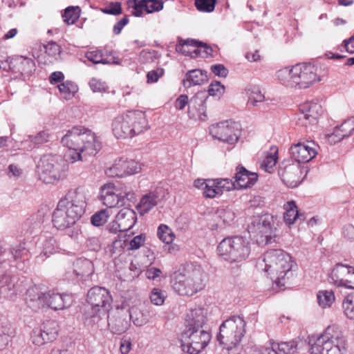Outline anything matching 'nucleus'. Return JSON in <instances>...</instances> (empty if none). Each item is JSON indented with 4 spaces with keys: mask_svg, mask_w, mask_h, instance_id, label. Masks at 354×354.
<instances>
[{
    "mask_svg": "<svg viewBox=\"0 0 354 354\" xmlns=\"http://www.w3.org/2000/svg\"><path fill=\"white\" fill-rule=\"evenodd\" d=\"M66 149L64 160L56 155L43 156L38 165L39 179L45 183H53L67 176V162L74 163L93 156L101 149V143L91 130L82 126H75L66 131L61 139Z\"/></svg>",
    "mask_w": 354,
    "mask_h": 354,
    "instance_id": "obj_1",
    "label": "nucleus"
},
{
    "mask_svg": "<svg viewBox=\"0 0 354 354\" xmlns=\"http://www.w3.org/2000/svg\"><path fill=\"white\" fill-rule=\"evenodd\" d=\"M294 265L292 257L287 252L274 249L267 251L263 259L258 260L257 268L266 273L278 286H283L286 278L289 279L292 276Z\"/></svg>",
    "mask_w": 354,
    "mask_h": 354,
    "instance_id": "obj_2",
    "label": "nucleus"
},
{
    "mask_svg": "<svg viewBox=\"0 0 354 354\" xmlns=\"http://www.w3.org/2000/svg\"><path fill=\"white\" fill-rule=\"evenodd\" d=\"M112 301L109 291L105 288L95 286L91 288L87 293L88 306L84 313V324L91 328H99L111 307Z\"/></svg>",
    "mask_w": 354,
    "mask_h": 354,
    "instance_id": "obj_3",
    "label": "nucleus"
},
{
    "mask_svg": "<svg viewBox=\"0 0 354 354\" xmlns=\"http://www.w3.org/2000/svg\"><path fill=\"white\" fill-rule=\"evenodd\" d=\"M317 71V67L314 64H299L278 70L276 77L287 87L307 88L321 80Z\"/></svg>",
    "mask_w": 354,
    "mask_h": 354,
    "instance_id": "obj_4",
    "label": "nucleus"
},
{
    "mask_svg": "<svg viewBox=\"0 0 354 354\" xmlns=\"http://www.w3.org/2000/svg\"><path fill=\"white\" fill-rule=\"evenodd\" d=\"M73 301L72 296L68 294H60L55 290L42 291L39 286L29 288L26 292V303L34 311L48 306L55 310H62L70 306Z\"/></svg>",
    "mask_w": 354,
    "mask_h": 354,
    "instance_id": "obj_5",
    "label": "nucleus"
},
{
    "mask_svg": "<svg viewBox=\"0 0 354 354\" xmlns=\"http://www.w3.org/2000/svg\"><path fill=\"white\" fill-rule=\"evenodd\" d=\"M309 354H344L346 351V338L335 326H329L317 338L309 341Z\"/></svg>",
    "mask_w": 354,
    "mask_h": 354,
    "instance_id": "obj_6",
    "label": "nucleus"
},
{
    "mask_svg": "<svg viewBox=\"0 0 354 354\" xmlns=\"http://www.w3.org/2000/svg\"><path fill=\"white\" fill-rule=\"evenodd\" d=\"M148 128L145 113L138 110L119 115L112 122V131L117 138H133Z\"/></svg>",
    "mask_w": 354,
    "mask_h": 354,
    "instance_id": "obj_7",
    "label": "nucleus"
},
{
    "mask_svg": "<svg viewBox=\"0 0 354 354\" xmlns=\"http://www.w3.org/2000/svg\"><path fill=\"white\" fill-rule=\"evenodd\" d=\"M217 252L225 261L240 263L245 261L251 252V244L245 237L232 236L223 239L217 246Z\"/></svg>",
    "mask_w": 354,
    "mask_h": 354,
    "instance_id": "obj_8",
    "label": "nucleus"
},
{
    "mask_svg": "<svg viewBox=\"0 0 354 354\" xmlns=\"http://www.w3.org/2000/svg\"><path fill=\"white\" fill-rule=\"evenodd\" d=\"M246 323L243 316L233 315L225 320L219 327L217 341L223 348L231 350L241 343L245 333Z\"/></svg>",
    "mask_w": 354,
    "mask_h": 354,
    "instance_id": "obj_9",
    "label": "nucleus"
},
{
    "mask_svg": "<svg viewBox=\"0 0 354 354\" xmlns=\"http://www.w3.org/2000/svg\"><path fill=\"white\" fill-rule=\"evenodd\" d=\"M210 333L205 329H185L181 334V347L189 354H198L209 344Z\"/></svg>",
    "mask_w": 354,
    "mask_h": 354,
    "instance_id": "obj_10",
    "label": "nucleus"
},
{
    "mask_svg": "<svg viewBox=\"0 0 354 354\" xmlns=\"http://www.w3.org/2000/svg\"><path fill=\"white\" fill-rule=\"evenodd\" d=\"M102 200L104 205L109 208L120 207L124 205V200L133 202L136 200L134 192L124 187L117 189L113 184H106L102 187Z\"/></svg>",
    "mask_w": 354,
    "mask_h": 354,
    "instance_id": "obj_11",
    "label": "nucleus"
},
{
    "mask_svg": "<svg viewBox=\"0 0 354 354\" xmlns=\"http://www.w3.org/2000/svg\"><path fill=\"white\" fill-rule=\"evenodd\" d=\"M272 223V217L268 214L254 217L251 225L248 226V232L259 243H270L274 236Z\"/></svg>",
    "mask_w": 354,
    "mask_h": 354,
    "instance_id": "obj_12",
    "label": "nucleus"
},
{
    "mask_svg": "<svg viewBox=\"0 0 354 354\" xmlns=\"http://www.w3.org/2000/svg\"><path fill=\"white\" fill-rule=\"evenodd\" d=\"M209 129L214 138L229 145L235 144L241 135L240 124L231 120L212 124Z\"/></svg>",
    "mask_w": 354,
    "mask_h": 354,
    "instance_id": "obj_13",
    "label": "nucleus"
},
{
    "mask_svg": "<svg viewBox=\"0 0 354 354\" xmlns=\"http://www.w3.org/2000/svg\"><path fill=\"white\" fill-rule=\"evenodd\" d=\"M59 326L54 320H48L44 322L39 328L32 330L30 339L33 344L41 346L46 343L53 342L57 337Z\"/></svg>",
    "mask_w": 354,
    "mask_h": 354,
    "instance_id": "obj_14",
    "label": "nucleus"
},
{
    "mask_svg": "<svg viewBox=\"0 0 354 354\" xmlns=\"http://www.w3.org/2000/svg\"><path fill=\"white\" fill-rule=\"evenodd\" d=\"M319 147L313 140H305L292 145L290 153L296 163H306L312 160L318 153Z\"/></svg>",
    "mask_w": 354,
    "mask_h": 354,
    "instance_id": "obj_15",
    "label": "nucleus"
},
{
    "mask_svg": "<svg viewBox=\"0 0 354 354\" xmlns=\"http://www.w3.org/2000/svg\"><path fill=\"white\" fill-rule=\"evenodd\" d=\"M80 218L77 213L59 201L53 213L52 222L55 228L63 230L73 226Z\"/></svg>",
    "mask_w": 354,
    "mask_h": 354,
    "instance_id": "obj_16",
    "label": "nucleus"
},
{
    "mask_svg": "<svg viewBox=\"0 0 354 354\" xmlns=\"http://www.w3.org/2000/svg\"><path fill=\"white\" fill-rule=\"evenodd\" d=\"M59 201L82 217L87 205L86 193L83 187L71 189Z\"/></svg>",
    "mask_w": 354,
    "mask_h": 354,
    "instance_id": "obj_17",
    "label": "nucleus"
},
{
    "mask_svg": "<svg viewBox=\"0 0 354 354\" xmlns=\"http://www.w3.org/2000/svg\"><path fill=\"white\" fill-rule=\"evenodd\" d=\"M323 112V108L319 102H305L299 106L297 124L304 127L315 124L317 120L322 115Z\"/></svg>",
    "mask_w": 354,
    "mask_h": 354,
    "instance_id": "obj_18",
    "label": "nucleus"
},
{
    "mask_svg": "<svg viewBox=\"0 0 354 354\" xmlns=\"http://www.w3.org/2000/svg\"><path fill=\"white\" fill-rule=\"evenodd\" d=\"M137 221L136 212L131 208L124 207L120 210L110 227V232L114 234L131 230Z\"/></svg>",
    "mask_w": 354,
    "mask_h": 354,
    "instance_id": "obj_19",
    "label": "nucleus"
},
{
    "mask_svg": "<svg viewBox=\"0 0 354 354\" xmlns=\"http://www.w3.org/2000/svg\"><path fill=\"white\" fill-rule=\"evenodd\" d=\"M303 169L300 164L292 162L281 167L279 175L287 187L294 188L300 184L305 176H302Z\"/></svg>",
    "mask_w": 354,
    "mask_h": 354,
    "instance_id": "obj_20",
    "label": "nucleus"
},
{
    "mask_svg": "<svg viewBox=\"0 0 354 354\" xmlns=\"http://www.w3.org/2000/svg\"><path fill=\"white\" fill-rule=\"evenodd\" d=\"M333 283L348 289H354V268L337 263L331 272Z\"/></svg>",
    "mask_w": 354,
    "mask_h": 354,
    "instance_id": "obj_21",
    "label": "nucleus"
},
{
    "mask_svg": "<svg viewBox=\"0 0 354 354\" xmlns=\"http://www.w3.org/2000/svg\"><path fill=\"white\" fill-rule=\"evenodd\" d=\"M141 169L139 162L134 160L120 158L115 160L114 164L106 170V174L110 177H124L127 175H132Z\"/></svg>",
    "mask_w": 354,
    "mask_h": 354,
    "instance_id": "obj_22",
    "label": "nucleus"
},
{
    "mask_svg": "<svg viewBox=\"0 0 354 354\" xmlns=\"http://www.w3.org/2000/svg\"><path fill=\"white\" fill-rule=\"evenodd\" d=\"M107 323L113 334H123L130 326L128 312L122 308H116L107 316Z\"/></svg>",
    "mask_w": 354,
    "mask_h": 354,
    "instance_id": "obj_23",
    "label": "nucleus"
},
{
    "mask_svg": "<svg viewBox=\"0 0 354 354\" xmlns=\"http://www.w3.org/2000/svg\"><path fill=\"white\" fill-rule=\"evenodd\" d=\"M208 96L205 91L196 93L190 100L187 111L190 119L206 121V100Z\"/></svg>",
    "mask_w": 354,
    "mask_h": 354,
    "instance_id": "obj_24",
    "label": "nucleus"
},
{
    "mask_svg": "<svg viewBox=\"0 0 354 354\" xmlns=\"http://www.w3.org/2000/svg\"><path fill=\"white\" fill-rule=\"evenodd\" d=\"M184 272L192 290V295L204 288L206 274L200 266L187 268Z\"/></svg>",
    "mask_w": 354,
    "mask_h": 354,
    "instance_id": "obj_25",
    "label": "nucleus"
},
{
    "mask_svg": "<svg viewBox=\"0 0 354 354\" xmlns=\"http://www.w3.org/2000/svg\"><path fill=\"white\" fill-rule=\"evenodd\" d=\"M28 251L24 245H12L9 250L3 248V241L0 240V261L8 262L9 264L12 261H17L27 256Z\"/></svg>",
    "mask_w": 354,
    "mask_h": 354,
    "instance_id": "obj_26",
    "label": "nucleus"
},
{
    "mask_svg": "<svg viewBox=\"0 0 354 354\" xmlns=\"http://www.w3.org/2000/svg\"><path fill=\"white\" fill-rule=\"evenodd\" d=\"M39 243L41 252L37 258L41 259L42 261L51 254L59 252V245L50 234L42 232L39 238Z\"/></svg>",
    "mask_w": 354,
    "mask_h": 354,
    "instance_id": "obj_27",
    "label": "nucleus"
},
{
    "mask_svg": "<svg viewBox=\"0 0 354 354\" xmlns=\"http://www.w3.org/2000/svg\"><path fill=\"white\" fill-rule=\"evenodd\" d=\"M206 310L204 308L190 309L185 318L186 329H203V327L206 322Z\"/></svg>",
    "mask_w": 354,
    "mask_h": 354,
    "instance_id": "obj_28",
    "label": "nucleus"
},
{
    "mask_svg": "<svg viewBox=\"0 0 354 354\" xmlns=\"http://www.w3.org/2000/svg\"><path fill=\"white\" fill-rule=\"evenodd\" d=\"M234 178L237 189H246L256 183L258 176L257 173L250 172L243 167H240L236 168Z\"/></svg>",
    "mask_w": 354,
    "mask_h": 354,
    "instance_id": "obj_29",
    "label": "nucleus"
},
{
    "mask_svg": "<svg viewBox=\"0 0 354 354\" xmlns=\"http://www.w3.org/2000/svg\"><path fill=\"white\" fill-rule=\"evenodd\" d=\"M171 284L173 290L180 295L192 296V290L188 283L187 279L183 272H175L171 279Z\"/></svg>",
    "mask_w": 354,
    "mask_h": 354,
    "instance_id": "obj_30",
    "label": "nucleus"
},
{
    "mask_svg": "<svg viewBox=\"0 0 354 354\" xmlns=\"http://www.w3.org/2000/svg\"><path fill=\"white\" fill-rule=\"evenodd\" d=\"M215 187L212 189L207 191V195L215 198L221 196L223 192H229L232 189H237L235 180L229 178H216L213 179Z\"/></svg>",
    "mask_w": 354,
    "mask_h": 354,
    "instance_id": "obj_31",
    "label": "nucleus"
},
{
    "mask_svg": "<svg viewBox=\"0 0 354 354\" xmlns=\"http://www.w3.org/2000/svg\"><path fill=\"white\" fill-rule=\"evenodd\" d=\"M9 67L15 73L28 74L34 70L35 64L32 59L21 56L13 59Z\"/></svg>",
    "mask_w": 354,
    "mask_h": 354,
    "instance_id": "obj_32",
    "label": "nucleus"
},
{
    "mask_svg": "<svg viewBox=\"0 0 354 354\" xmlns=\"http://www.w3.org/2000/svg\"><path fill=\"white\" fill-rule=\"evenodd\" d=\"M208 77L207 72L200 69H194L189 71L185 79L183 80V84L185 88H189L192 86L201 85L207 82Z\"/></svg>",
    "mask_w": 354,
    "mask_h": 354,
    "instance_id": "obj_33",
    "label": "nucleus"
},
{
    "mask_svg": "<svg viewBox=\"0 0 354 354\" xmlns=\"http://www.w3.org/2000/svg\"><path fill=\"white\" fill-rule=\"evenodd\" d=\"M353 131L354 117H351L346 120L340 126L336 127L330 137L334 139V142H339L345 137L351 136Z\"/></svg>",
    "mask_w": 354,
    "mask_h": 354,
    "instance_id": "obj_34",
    "label": "nucleus"
},
{
    "mask_svg": "<svg viewBox=\"0 0 354 354\" xmlns=\"http://www.w3.org/2000/svg\"><path fill=\"white\" fill-rule=\"evenodd\" d=\"M160 201L159 195L156 192L145 194L140 199L137 208L141 214H145L157 205Z\"/></svg>",
    "mask_w": 354,
    "mask_h": 354,
    "instance_id": "obj_35",
    "label": "nucleus"
},
{
    "mask_svg": "<svg viewBox=\"0 0 354 354\" xmlns=\"http://www.w3.org/2000/svg\"><path fill=\"white\" fill-rule=\"evenodd\" d=\"M285 212L283 219L288 226L292 225L295 221L304 219V215L299 214L295 201H291L284 205Z\"/></svg>",
    "mask_w": 354,
    "mask_h": 354,
    "instance_id": "obj_36",
    "label": "nucleus"
},
{
    "mask_svg": "<svg viewBox=\"0 0 354 354\" xmlns=\"http://www.w3.org/2000/svg\"><path fill=\"white\" fill-rule=\"evenodd\" d=\"M73 266L76 268L82 281H85L94 272V268L92 261L87 259H78L74 263Z\"/></svg>",
    "mask_w": 354,
    "mask_h": 354,
    "instance_id": "obj_37",
    "label": "nucleus"
},
{
    "mask_svg": "<svg viewBox=\"0 0 354 354\" xmlns=\"http://www.w3.org/2000/svg\"><path fill=\"white\" fill-rule=\"evenodd\" d=\"M198 41L194 39L180 40L176 46V50L186 56H190L193 58L198 57L196 48Z\"/></svg>",
    "mask_w": 354,
    "mask_h": 354,
    "instance_id": "obj_38",
    "label": "nucleus"
},
{
    "mask_svg": "<svg viewBox=\"0 0 354 354\" xmlns=\"http://www.w3.org/2000/svg\"><path fill=\"white\" fill-rule=\"evenodd\" d=\"M147 310H142L136 307L131 308L128 312L129 319L131 320L136 326H142L149 322Z\"/></svg>",
    "mask_w": 354,
    "mask_h": 354,
    "instance_id": "obj_39",
    "label": "nucleus"
},
{
    "mask_svg": "<svg viewBox=\"0 0 354 354\" xmlns=\"http://www.w3.org/2000/svg\"><path fill=\"white\" fill-rule=\"evenodd\" d=\"M277 154L278 148L276 146L271 147L270 151L266 153L264 159L261 162V168L268 173H271L277 162Z\"/></svg>",
    "mask_w": 354,
    "mask_h": 354,
    "instance_id": "obj_40",
    "label": "nucleus"
},
{
    "mask_svg": "<svg viewBox=\"0 0 354 354\" xmlns=\"http://www.w3.org/2000/svg\"><path fill=\"white\" fill-rule=\"evenodd\" d=\"M58 88L62 97L66 100L73 97L78 90L77 86L71 81L61 83L58 85Z\"/></svg>",
    "mask_w": 354,
    "mask_h": 354,
    "instance_id": "obj_41",
    "label": "nucleus"
},
{
    "mask_svg": "<svg viewBox=\"0 0 354 354\" xmlns=\"http://www.w3.org/2000/svg\"><path fill=\"white\" fill-rule=\"evenodd\" d=\"M317 299L322 308L330 307L335 301L334 292L332 290H320L317 293Z\"/></svg>",
    "mask_w": 354,
    "mask_h": 354,
    "instance_id": "obj_42",
    "label": "nucleus"
},
{
    "mask_svg": "<svg viewBox=\"0 0 354 354\" xmlns=\"http://www.w3.org/2000/svg\"><path fill=\"white\" fill-rule=\"evenodd\" d=\"M80 16V9L78 6L68 7L65 9L62 18L68 25H72L75 24Z\"/></svg>",
    "mask_w": 354,
    "mask_h": 354,
    "instance_id": "obj_43",
    "label": "nucleus"
},
{
    "mask_svg": "<svg viewBox=\"0 0 354 354\" xmlns=\"http://www.w3.org/2000/svg\"><path fill=\"white\" fill-rule=\"evenodd\" d=\"M157 236L160 241L166 244H170L175 239V235L171 229L167 225L161 224L158 227Z\"/></svg>",
    "mask_w": 354,
    "mask_h": 354,
    "instance_id": "obj_44",
    "label": "nucleus"
},
{
    "mask_svg": "<svg viewBox=\"0 0 354 354\" xmlns=\"http://www.w3.org/2000/svg\"><path fill=\"white\" fill-rule=\"evenodd\" d=\"M246 92L248 95V105L249 106H255L258 102L264 100L265 97L258 87L254 86L247 88Z\"/></svg>",
    "mask_w": 354,
    "mask_h": 354,
    "instance_id": "obj_45",
    "label": "nucleus"
},
{
    "mask_svg": "<svg viewBox=\"0 0 354 354\" xmlns=\"http://www.w3.org/2000/svg\"><path fill=\"white\" fill-rule=\"evenodd\" d=\"M194 186L203 191V195L205 198H213V196L207 195V191L212 189L215 185L213 179H201L198 178L194 181Z\"/></svg>",
    "mask_w": 354,
    "mask_h": 354,
    "instance_id": "obj_46",
    "label": "nucleus"
},
{
    "mask_svg": "<svg viewBox=\"0 0 354 354\" xmlns=\"http://www.w3.org/2000/svg\"><path fill=\"white\" fill-rule=\"evenodd\" d=\"M278 354H295L297 352V344L295 341L276 343Z\"/></svg>",
    "mask_w": 354,
    "mask_h": 354,
    "instance_id": "obj_47",
    "label": "nucleus"
},
{
    "mask_svg": "<svg viewBox=\"0 0 354 354\" xmlns=\"http://www.w3.org/2000/svg\"><path fill=\"white\" fill-rule=\"evenodd\" d=\"M250 354H278L276 343H269L263 346H254L250 348Z\"/></svg>",
    "mask_w": 354,
    "mask_h": 354,
    "instance_id": "obj_48",
    "label": "nucleus"
},
{
    "mask_svg": "<svg viewBox=\"0 0 354 354\" xmlns=\"http://www.w3.org/2000/svg\"><path fill=\"white\" fill-rule=\"evenodd\" d=\"M167 297V294L165 291L158 288H153L150 293V301L151 302L156 306H162L165 300Z\"/></svg>",
    "mask_w": 354,
    "mask_h": 354,
    "instance_id": "obj_49",
    "label": "nucleus"
},
{
    "mask_svg": "<svg viewBox=\"0 0 354 354\" xmlns=\"http://www.w3.org/2000/svg\"><path fill=\"white\" fill-rule=\"evenodd\" d=\"M127 3L129 12L133 16L138 17L142 16L145 6L141 0H128Z\"/></svg>",
    "mask_w": 354,
    "mask_h": 354,
    "instance_id": "obj_50",
    "label": "nucleus"
},
{
    "mask_svg": "<svg viewBox=\"0 0 354 354\" xmlns=\"http://www.w3.org/2000/svg\"><path fill=\"white\" fill-rule=\"evenodd\" d=\"M342 307L346 317L354 319V295H349L344 299Z\"/></svg>",
    "mask_w": 354,
    "mask_h": 354,
    "instance_id": "obj_51",
    "label": "nucleus"
},
{
    "mask_svg": "<svg viewBox=\"0 0 354 354\" xmlns=\"http://www.w3.org/2000/svg\"><path fill=\"white\" fill-rule=\"evenodd\" d=\"M85 57L92 63L97 64H109L106 59L104 58L103 53L102 50H95L92 51H88L85 53Z\"/></svg>",
    "mask_w": 354,
    "mask_h": 354,
    "instance_id": "obj_52",
    "label": "nucleus"
},
{
    "mask_svg": "<svg viewBox=\"0 0 354 354\" xmlns=\"http://www.w3.org/2000/svg\"><path fill=\"white\" fill-rule=\"evenodd\" d=\"M6 263L0 261V286H7L10 290L14 286L12 283L13 278L8 273L5 266H2Z\"/></svg>",
    "mask_w": 354,
    "mask_h": 354,
    "instance_id": "obj_53",
    "label": "nucleus"
},
{
    "mask_svg": "<svg viewBox=\"0 0 354 354\" xmlns=\"http://www.w3.org/2000/svg\"><path fill=\"white\" fill-rule=\"evenodd\" d=\"M195 6L198 10L203 12L214 11L216 3V0H195Z\"/></svg>",
    "mask_w": 354,
    "mask_h": 354,
    "instance_id": "obj_54",
    "label": "nucleus"
},
{
    "mask_svg": "<svg viewBox=\"0 0 354 354\" xmlns=\"http://www.w3.org/2000/svg\"><path fill=\"white\" fill-rule=\"evenodd\" d=\"M109 214L106 209H102L94 214L91 218V222L94 226H102L106 223Z\"/></svg>",
    "mask_w": 354,
    "mask_h": 354,
    "instance_id": "obj_55",
    "label": "nucleus"
},
{
    "mask_svg": "<svg viewBox=\"0 0 354 354\" xmlns=\"http://www.w3.org/2000/svg\"><path fill=\"white\" fill-rule=\"evenodd\" d=\"M144 3L145 11L147 13L158 12L163 8V2L161 0H141Z\"/></svg>",
    "mask_w": 354,
    "mask_h": 354,
    "instance_id": "obj_56",
    "label": "nucleus"
},
{
    "mask_svg": "<svg viewBox=\"0 0 354 354\" xmlns=\"http://www.w3.org/2000/svg\"><path fill=\"white\" fill-rule=\"evenodd\" d=\"M225 86L218 81L212 82L208 88L209 95L220 98L225 92Z\"/></svg>",
    "mask_w": 354,
    "mask_h": 354,
    "instance_id": "obj_57",
    "label": "nucleus"
},
{
    "mask_svg": "<svg viewBox=\"0 0 354 354\" xmlns=\"http://www.w3.org/2000/svg\"><path fill=\"white\" fill-rule=\"evenodd\" d=\"M159 57L158 52L153 50H143L140 53L139 60L142 64L154 62Z\"/></svg>",
    "mask_w": 354,
    "mask_h": 354,
    "instance_id": "obj_58",
    "label": "nucleus"
},
{
    "mask_svg": "<svg viewBox=\"0 0 354 354\" xmlns=\"http://www.w3.org/2000/svg\"><path fill=\"white\" fill-rule=\"evenodd\" d=\"M46 53L53 59H57L61 53V47L56 42L50 41L45 46Z\"/></svg>",
    "mask_w": 354,
    "mask_h": 354,
    "instance_id": "obj_59",
    "label": "nucleus"
},
{
    "mask_svg": "<svg viewBox=\"0 0 354 354\" xmlns=\"http://www.w3.org/2000/svg\"><path fill=\"white\" fill-rule=\"evenodd\" d=\"M196 55L198 57H213V49L212 47L207 46L205 44H202L198 41L197 48H196Z\"/></svg>",
    "mask_w": 354,
    "mask_h": 354,
    "instance_id": "obj_60",
    "label": "nucleus"
},
{
    "mask_svg": "<svg viewBox=\"0 0 354 354\" xmlns=\"http://www.w3.org/2000/svg\"><path fill=\"white\" fill-rule=\"evenodd\" d=\"M103 13L113 15H118L122 13V6L120 2H111L107 6L101 9Z\"/></svg>",
    "mask_w": 354,
    "mask_h": 354,
    "instance_id": "obj_61",
    "label": "nucleus"
},
{
    "mask_svg": "<svg viewBox=\"0 0 354 354\" xmlns=\"http://www.w3.org/2000/svg\"><path fill=\"white\" fill-rule=\"evenodd\" d=\"M12 335V333L10 332V328L9 327L5 326L3 327L2 330L0 331V349L2 350L6 347L10 341V337Z\"/></svg>",
    "mask_w": 354,
    "mask_h": 354,
    "instance_id": "obj_62",
    "label": "nucleus"
},
{
    "mask_svg": "<svg viewBox=\"0 0 354 354\" xmlns=\"http://www.w3.org/2000/svg\"><path fill=\"white\" fill-rule=\"evenodd\" d=\"M218 216L222 220L223 223H229L234 218V212L230 209H218L217 211Z\"/></svg>",
    "mask_w": 354,
    "mask_h": 354,
    "instance_id": "obj_63",
    "label": "nucleus"
},
{
    "mask_svg": "<svg viewBox=\"0 0 354 354\" xmlns=\"http://www.w3.org/2000/svg\"><path fill=\"white\" fill-rule=\"evenodd\" d=\"M50 134L46 131H41L39 132L35 136L30 137V141L32 142L35 145H40L49 141Z\"/></svg>",
    "mask_w": 354,
    "mask_h": 354,
    "instance_id": "obj_64",
    "label": "nucleus"
}]
</instances>
